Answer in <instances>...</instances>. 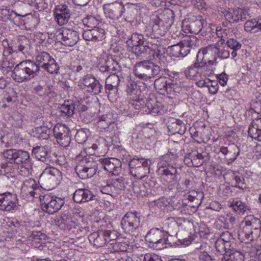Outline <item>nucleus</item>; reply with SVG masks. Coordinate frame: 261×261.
<instances>
[{
	"label": "nucleus",
	"mask_w": 261,
	"mask_h": 261,
	"mask_svg": "<svg viewBox=\"0 0 261 261\" xmlns=\"http://www.w3.org/2000/svg\"><path fill=\"white\" fill-rule=\"evenodd\" d=\"M32 154L35 159L44 163L50 161L47 149L44 146H36L32 149Z\"/></svg>",
	"instance_id": "38"
},
{
	"label": "nucleus",
	"mask_w": 261,
	"mask_h": 261,
	"mask_svg": "<svg viewBox=\"0 0 261 261\" xmlns=\"http://www.w3.org/2000/svg\"><path fill=\"white\" fill-rule=\"evenodd\" d=\"M226 43L228 47L233 50L240 49L242 46L241 44L234 39H229Z\"/></svg>",
	"instance_id": "64"
},
{
	"label": "nucleus",
	"mask_w": 261,
	"mask_h": 261,
	"mask_svg": "<svg viewBox=\"0 0 261 261\" xmlns=\"http://www.w3.org/2000/svg\"><path fill=\"white\" fill-rule=\"evenodd\" d=\"M26 6V4L22 2L14 3L13 5H12V8H11V11L12 12V13H13V16H14L15 18L16 16H29V19H35V18L34 17L32 14L27 12L25 9Z\"/></svg>",
	"instance_id": "30"
},
{
	"label": "nucleus",
	"mask_w": 261,
	"mask_h": 261,
	"mask_svg": "<svg viewBox=\"0 0 261 261\" xmlns=\"http://www.w3.org/2000/svg\"><path fill=\"white\" fill-rule=\"evenodd\" d=\"M0 210L6 212L16 210L18 202L16 194L10 192L1 194Z\"/></svg>",
	"instance_id": "19"
},
{
	"label": "nucleus",
	"mask_w": 261,
	"mask_h": 261,
	"mask_svg": "<svg viewBox=\"0 0 261 261\" xmlns=\"http://www.w3.org/2000/svg\"><path fill=\"white\" fill-rule=\"evenodd\" d=\"M145 107L147 110L145 111L150 113L153 115L161 114L162 108L160 106L155 104V101L150 98L146 99Z\"/></svg>",
	"instance_id": "42"
},
{
	"label": "nucleus",
	"mask_w": 261,
	"mask_h": 261,
	"mask_svg": "<svg viewBox=\"0 0 261 261\" xmlns=\"http://www.w3.org/2000/svg\"><path fill=\"white\" fill-rule=\"evenodd\" d=\"M167 127L169 132L172 135H183L186 130L185 124L179 119L171 118V121L168 123Z\"/></svg>",
	"instance_id": "31"
},
{
	"label": "nucleus",
	"mask_w": 261,
	"mask_h": 261,
	"mask_svg": "<svg viewBox=\"0 0 261 261\" xmlns=\"http://www.w3.org/2000/svg\"><path fill=\"white\" fill-rule=\"evenodd\" d=\"M54 137L60 146L66 148L70 144L71 139L69 129L64 124H57L54 128Z\"/></svg>",
	"instance_id": "15"
},
{
	"label": "nucleus",
	"mask_w": 261,
	"mask_h": 261,
	"mask_svg": "<svg viewBox=\"0 0 261 261\" xmlns=\"http://www.w3.org/2000/svg\"><path fill=\"white\" fill-rule=\"evenodd\" d=\"M155 89L161 94L172 98L176 93H179L182 90L180 83L168 78L166 76H161L156 79L154 82Z\"/></svg>",
	"instance_id": "5"
},
{
	"label": "nucleus",
	"mask_w": 261,
	"mask_h": 261,
	"mask_svg": "<svg viewBox=\"0 0 261 261\" xmlns=\"http://www.w3.org/2000/svg\"><path fill=\"white\" fill-rule=\"evenodd\" d=\"M11 8L8 7L0 8V20L3 21H12L14 19Z\"/></svg>",
	"instance_id": "49"
},
{
	"label": "nucleus",
	"mask_w": 261,
	"mask_h": 261,
	"mask_svg": "<svg viewBox=\"0 0 261 261\" xmlns=\"http://www.w3.org/2000/svg\"><path fill=\"white\" fill-rule=\"evenodd\" d=\"M220 151L226 155L225 159L227 160L226 162L228 165L232 164L240 154V149L234 144H229L227 147H221Z\"/></svg>",
	"instance_id": "28"
},
{
	"label": "nucleus",
	"mask_w": 261,
	"mask_h": 261,
	"mask_svg": "<svg viewBox=\"0 0 261 261\" xmlns=\"http://www.w3.org/2000/svg\"><path fill=\"white\" fill-rule=\"evenodd\" d=\"M30 48V41L24 36H19L12 40L11 47L5 57L11 56L15 59L20 54L24 55Z\"/></svg>",
	"instance_id": "10"
},
{
	"label": "nucleus",
	"mask_w": 261,
	"mask_h": 261,
	"mask_svg": "<svg viewBox=\"0 0 261 261\" xmlns=\"http://www.w3.org/2000/svg\"><path fill=\"white\" fill-rule=\"evenodd\" d=\"M126 245L124 243L115 242L111 243L109 247V251L111 253H118L126 251Z\"/></svg>",
	"instance_id": "47"
},
{
	"label": "nucleus",
	"mask_w": 261,
	"mask_h": 261,
	"mask_svg": "<svg viewBox=\"0 0 261 261\" xmlns=\"http://www.w3.org/2000/svg\"><path fill=\"white\" fill-rule=\"evenodd\" d=\"M99 162L106 170L114 175H118L121 171V162L116 158L99 159Z\"/></svg>",
	"instance_id": "23"
},
{
	"label": "nucleus",
	"mask_w": 261,
	"mask_h": 261,
	"mask_svg": "<svg viewBox=\"0 0 261 261\" xmlns=\"http://www.w3.org/2000/svg\"><path fill=\"white\" fill-rule=\"evenodd\" d=\"M171 14V19L161 14L152 25V31L157 35L163 36L166 34L173 22V11H169Z\"/></svg>",
	"instance_id": "17"
},
{
	"label": "nucleus",
	"mask_w": 261,
	"mask_h": 261,
	"mask_svg": "<svg viewBox=\"0 0 261 261\" xmlns=\"http://www.w3.org/2000/svg\"><path fill=\"white\" fill-rule=\"evenodd\" d=\"M199 41L195 36L189 37L180 42V57L186 56L192 48L196 47Z\"/></svg>",
	"instance_id": "29"
},
{
	"label": "nucleus",
	"mask_w": 261,
	"mask_h": 261,
	"mask_svg": "<svg viewBox=\"0 0 261 261\" xmlns=\"http://www.w3.org/2000/svg\"><path fill=\"white\" fill-rule=\"evenodd\" d=\"M36 64L46 70L50 74H57L59 70V66L55 60L50 55L45 51L38 53L36 57Z\"/></svg>",
	"instance_id": "9"
},
{
	"label": "nucleus",
	"mask_w": 261,
	"mask_h": 261,
	"mask_svg": "<svg viewBox=\"0 0 261 261\" xmlns=\"http://www.w3.org/2000/svg\"><path fill=\"white\" fill-rule=\"evenodd\" d=\"M239 236L248 243L260 236L261 220L253 216H248L241 222Z\"/></svg>",
	"instance_id": "2"
},
{
	"label": "nucleus",
	"mask_w": 261,
	"mask_h": 261,
	"mask_svg": "<svg viewBox=\"0 0 261 261\" xmlns=\"http://www.w3.org/2000/svg\"><path fill=\"white\" fill-rule=\"evenodd\" d=\"M185 74L190 79L198 80L195 63L188 67L185 71Z\"/></svg>",
	"instance_id": "59"
},
{
	"label": "nucleus",
	"mask_w": 261,
	"mask_h": 261,
	"mask_svg": "<svg viewBox=\"0 0 261 261\" xmlns=\"http://www.w3.org/2000/svg\"><path fill=\"white\" fill-rule=\"evenodd\" d=\"M165 224L167 225L169 230L168 231H164L165 233H169L171 232H174L178 227L177 222L174 218H169L166 220Z\"/></svg>",
	"instance_id": "57"
},
{
	"label": "nucleus",
	"mask_w": 261,
	"mask_h": 261,
	"mask_svg": "<svg viewBox=\"0 0 261 261\" xmlns=\"http://www.w3.org/2000/svg\"><path fill=\"white\" fill-rule=\"evenodd\" d=\"M121 74L120 75L117 74H112L110 75L106 80V91H111L113 90H116L117 91L118 87L121 82V80L123 79L122 77H121Z\"/></svg>",
	"instance_id": "37"
},
{
	"label": "nucleus",
	"mask_w": 261,
	"mask_h": 261,
	"mask_svg": "<svg viewBox=\"0 0 261 261\" xmlns=\"http://www.w3.org/2000/svg\"><path fill=\"white\" fill-rule=\"evenodd\" d=\"M60 34L62 35V43L65 46H74L79 39V34L76 31L68 28H63Z\"/></svg>",
	"instance_id": "26"
},
{
	"label": "nucleus",
	"mask_w": 261,
	"mask_h": 261,
	"mask_svg": "<svg viewBox=\"0 0 261 261\" xmlns=\"http://www.w3.org/2000/svg\"><path fill=\"white\" fill-rule=\"evenodd\" d=\"M33 132L39 139L47 140L49 138L51 130L48 125H45L42 127H35Z\"/></svg>",
	"instance_id": "43"
},
{
	"label": "nucleus",
	"mask_w": 261,
	"mask_h": 261,
	"mask_svg": "<svg viewBox=\"0 0 261 261\" xmlns=\"http://www.w3.org/2000/svg\"><path fill=\"white\" fill-rule=\"evenodd\" d=\"M62 179V172L59 169L49 167L46 168L39 177V182L48 188H53Z\"/></svg>",
	"instance_id": "8"
},
{
	"label": "nucleus",
	"mask_w": 261,
	"mask_h": 261,
	"mask_svg": "<svg viewBox=\"0 0 261 261\" xmlns=\"http://www.w3.org/2000/svg\"><path fill=\"white\" fill-rule=\"evenodd\" d=\"M165 232L159 228L151 229L145 236V240L152 246L161 249L165 247Z\"/></svg>",
	"instance_id": "16"
},
{
	"label": "nucleus",
	"mask_w": 261,
	"mask_h": 261,
	"mask_svg": "<svg viewBox=\"0 0 261 261\" xmlns=\"http://www.w3.org/2000/svg\"><path fill=\"white\" fill-rule=\"evenodd\" d=\"M105 233L107 242L115 241L119 236V233L115 230L103 231Z\"/></svg>",
	"instance_id": "61"
},
{
	"label": "nucleus",
	"mask_w": 261,
	"mask_h": 261,
	"mask_svg": "<svg viewBox=\"0 0 261 261\" xmlns=\"http://www.w3.org/2000/svg\"><path fill=\"white\" fill-rule=\"evenodd\" d=\"M261 119H257L256 121H253L250 125L248 133V136L253 139L258 141H261Z\"/></svg>",
	"instance_id": "36"
},
{
	"label": "nucleus",
	"mask_w": 261,
	"mask_h": 261,
	"mask_svg": "<svg viewBox=\"0 0 261 261\" xmlns=\"http://www.w3.org/2000/svg\"><path fill=\"white\" fill-rule=\"evenodd\" d=\"M132 52L137 56L152 58L161 66H165L166 58L165 55V49L162 46H159L154 44L149 45L144 42L135 47Z\"/></svg>",
	"instance_id": "3"
},
{
	"label": "nucleus",
	"mask_w": 261,
	"mask_h": 261,
	"mask_svg": "<svg viewBox=\"0 0 261 261\" xmlns=\"http://www.w3.org/2000/svg\"><path fill=\"white\" fill-rule=\"evenodd\" d=\"M162 173V178L167 182H170L171 186L174 185L177 180V169L173 166L166 168L160 169Z\"/></svg>",
	"instance_id": "32"
},
{
	"label": "nucleus",
	"mask_w": 261,
	"mask_h": 261,
	"mask_svg": "<svg viewBox=\"0 0 261 261\" xmlns=\"http://www.w3.org/2000/svg\"><path fill=\"white\" fill-rule=\"evenodd\" d=\"M8 57H4L3 59L0 62V69L3 73H8L11 70L13 64L9 61Z\"/></svg>",
	"instance_id": "58"
},
{
	"label": "nucleus",
	"mask_w": 261,
	"mask_h": 261,
	"mask_svg": "<svg viewBox=\"0 0 261 261\" xmlns=\"http://www.w3.org/2000/svg\"><path fill=\"white\" fill-rule=\"evenodd\" d=\"M140 219L136 211L128 212L122 218L121 226L124 232L132 236L135 235V231L138 228Z\"/></svg>",
	"instance_id": "11"
},
{
	"label": "nucleus",
	"mask_w": 261,
	"mask_h": 261,
	"mask_svg": "<svg viewBox=\"0 0 261 261\" xmlns=\"http://www.w3.org/2000/svg\"><path fill=\"white\" fill-rule=\"evenodd\" d=\"M3 156L8 162L18 165L27 163L30 160L29 153L21 150L7 149L3 152Z\"/></svg>",
	"instance_id": "18"
},
{
	"label": "nucleus",
	"mask_w": 261,
	"mask_h": 261,
	"mask_svg": "<svg viewBox=\"0 0 261 261\" xmlns=\"http://www.w3.org/2000/svg\"><path fill=\"white\" fill-rule=\"evenodd\" d=\"M202 26V21L201 20L197 19L191 22L189 24L187 25V27H188V30L191 33L198 34L201 32Z\"/></svg>",
	"instance_id": "46"
},
{
	"label": "nucleus",
	"mask_w": 261,
	"mask_h": 261,
	"mask_svg": "<svg viewBox=\"0 0 261 261\" xmlns=\"http://www.w3.org/2000/svg\"><path fill=\"white\" fill-rule=\"evenodd\" d=\"M109 116H111V114L102 115L98 121V125L99 127L103 129H107L109 128L112 121Z\"/></svg>",
	"instance_id": "53"
},
{
	"label": "nucleus",
	"mask_w": 261,
	"mask_h": 261,
	"mask_svg": "<svg viewBox=\"0 0 261 261\" xmlns=\"http://www.w3.org/2000/svg\"><path fill=\"white\" fill-rule=\"evenodd\" d=\"M27 188L28 194L32 197L37 198L36 191L38 189L36 181L33 179H29L24 183V188Z\"/></svg>",
	"instance_id": "44"
},
{
	"label": "nucleus",
	"mask_w": 261,
	"mask_h": 261,
	"mask_svg": "<svg viewBox=\"0 0 261 261\" xmlns=\"http://www.w3.org/2000/svg\"><path fill=\"white\" fill-rule=\"evenodd\" d=\"M125 83L126 92L127 94L130 96V98H137L141 96V91L134 81L127 77L125 80Z\"/></svg>",
	"instance_id": "35"
},
{
	"label": "nucleus",
	"mask_w": 261,
	"mask_h": 261,
	"mask_svg": "<svg viewBox=\"0 0 261 261\" xmlns=\"http://www.w3.org/2000/svg\"><path fill=\"white\" fill-rule=\"evenodd\" d=\"M54 15L58 24L61 26L67 23L71 16V11L66 5L56 6Z\"/></svg>",
	"instance_id": "24"
},
{
	"label": "nucleus",
	"mask_w": 261,
	"mask_h": 261,
	"mask_svg": "<svg viewBox=\"0 0 261 261\" xmlns=\"http://www.w3.org/2000/svg\"><path fill=\"white\" fill-rule=\"evenodd\" d=\"M103 8L106 17L112 19H119L126 10L123 3L119 2L105 4Z\"/></svg>",
	"instance_id": "20"
},
{
	"label": "nucleus",
	"mask_w": 261,
	"mask_h": 261,
	"mask_svg": "<svg viewBox=\"0 0 261 261\" xmlns=\"http://www.w3.org/2000/svg\"><path fill=\"white\" fill-rule=\"evenodd\" d=\"M215 248L217 252L223 254L226 252V249L230 250L229 246L226 245V243L223 242L221 239L218 238L215 242Z\"/></svg>",
	"instance_id": "60"
},
{
	"label": "nucleus",
	"mask_w": 261,
	"mask_h": 261,
	"mask_svg": "<svg viewBox=\"0 0 261 261\" xmlns=\"http://www.w3.org/2000/svg\"><path fill=\"white\" fill-rule=\"evenodd\" d=\"M203 197L202 192L191 191L184 195L182 204L196 210L201 204Z\"/></svg>",
	"instance_id": "21"
},
{
	"label": "nucleus",
	"mask_w": 261,
	"mask_h": 261,
	"mask_svg": "<svg viewBox=\"0 0 261 261\" xmlns=\"http://www.w3.org/2000/svg\"><path fill=\"white\" fill-rule=\"evenodd\" d=\"M231 206L239 214H243L245 212L250 209L245 203L240 200L233 201L231 202Z\"/></svg>",
	"instance_id": "45"
},
{
	"label": "nucleus",
	"mask_w": 261,
	"mask_h": 261,
	"mask_svg": "<svg viewBox=\"0 0 261 261\" xmlns=\"http://www.w3.org/2000/svg\"><path fill=\"white\" fill-rule=\"evenodd\" d=\"M248 16V11L239 8L231 9L224 14L226 20L230 23L238 22L240 20L244 21L247 19Z\"/></svg>",
	"instance_id": "25"
},
{
	"label": "nucleus",
	"mask_w": 261,
	"mask_h": 261,
	"mask_svg": "<svg viewBox=\"0 0 261 261\" xmlns=\"http://www.w3.org/2000/svg\"><path fill=\"white\" fill-rule=\"evenodd\" d=\"M219 238L225 243L226 245H228L229 247H230V243L231 241L234 239L233 235L228 231L223 232Z\"/></svg>",
	"instance_id": "63"
},
{
	"label": "nucleus",
	"mask_w": 261,
	"mask_h": 261,
	"mask_svg": "<svg viewBox=\"0 0 261 261\" xmlns=\"http://www.w3.org/2000/svg\"><path fill=\"white\" fill-rule=\"evenodd\" d=\"M82 21L85 25L89 28L95 27L99 23L98 20L94 16L90 15H87L82 19Z\"/></svg>",
	"instance_id": "54"
},
{
	"label": "nucleus",
	"mask_w": 261,
	"mask_h": 261,
	"mask_svg": "<svg viewBox=\"0 0 261 261\" xmlns=\"http://www.w3.org/2000/svg\"><path fill=\"white\" fill-rule=\"evenodd\" d=\"M73 199L77 203L92 201L96 199L92 192L88 189H79L73 193Z\"/></svg>",
	"instance_id": "27"
},
{
	"label": "nucleus",
	"mask_w": 261,
	"mask_h": 261,
	"mask_svg": "<svg viewBox=\"0 0 261 261\" xmlns=\"http://www.w3.org/2000/svg\"><path fill=\"white\" fill-rule=\"evenodd\" d=\"M105 233L103 230H99L91 233L89 236V240L91 243L97 248L102 247L107 243Z\"/></svg>",
	"instance_id": "33"
},
{
	"label": "nucleus",
	"mask_w": 261,
	"mask_h": 261,
	"mask_svg": "<svg viewBox=\"0 0 261 261\" xmlns=\"http://www.w3.org/2000/svg\"><path fill=\"white\" fill-rule=\"evenodd\" d=\"M244 29L246 32L252 33L261 32V18L247 21L244 24Z\"/></svg>",
	"instance_id": "40"
},
{
	"label": "nucleus",
	"mask_w": 261,
	"mask_h": 261,
	"mask_svg": "<svg viewBox=\"0 0 261 261\" xmlns=\"http://www.w3.org/2000/svg\"><path fill=\"white\" fill-rule=\"evenodd\" d=\"M78 86L82 90L94 94H99L102 89V86L99 81L91 74L84 76L79 81Z\"/></svg>",
	"instance_id": "12"
},
{
	"label": "nucleus",
	"mask_w": 261,
	"mask_h": 261,
	"mask_svg": "<svg viewBox=\"0 0 261 261\" xmlns=\"http://www.w3.org/2000/svg\"><path fill=\"white\" fill-rule=\"evenodd\" d=\"M144 36L142 34L133 33L126 41L127 45L133 51L135 47L144 43Z\"/></svg>",
	"instance_id": "41"
},
{
	"label": "nucleus",
	"mask_w": 261,
	"mask_h": 261,
	"mask_svg": "<svg viewBox=\"0 0 261 261\" xmlns=\"http://www.w3.org/2000/svg\"><path fill=\"white\" fill-rule=\"evenodd\" d=\"M14 170L15 168L13 163L10 162L9 163H5L1 166L0 174L6 175L13 173Z\"/></svg>",
	"instance_id": "56"
},
{
	"label": "nucleus",
	"mask_w": 261,
	"mask_h": 261,
	"mask_svg": "<svg viewBox=\"0 0 261 261\" xmlns=\"http://www.w3.org/2000/svg\"><path fill=\"white\" fill-rule=\"evenodd\" d=\"M89 133L88 129H81L76 132L75 135V139L79 144H84L87 140Z\"/></svg>",
	"instance_id": "50"
},
{
	"label": "nucleus",
	"mask_w": 261,
	"mask_h": 261,
	"mask_svg": "<svg viewBox=\"0 0 261 261\" xmlns=\"http://www.w3.org/2000/svg\"><path fill=\"white\" fill-rule=\"evenodd\" d=\"M55 224L60 229L63 230H70L76 226V222L68 213H64L55 219Z\"/></svg>",
	"instance_id": "22"
},
{
	"label": "nucleus",
	"mask_w": 261,
	"mask_h": 261,
	"mask_svg": "<svg viewBox=\"0 0 261 261\" xmlns=\"http://www.w3.org/2000/svg\"><path fill=\"white\" fill-rule=\"evenodd\" d=\"M217 46L216 45H210L203 48L200 49L196 56V59H199V61L208 66L210 65H217V55L216 54Z\"/></svg>",
	"instance_id": "14"
},
{
	"label": "nucleus",
	"mask_w": 261,
	"mask_h": 261,
	"mask_svg": "<svg viewBox=\"0 0 261 261\" xmlns=\"http://www.w3.org/2000/svg\"><path fill=\"white\" fill-rule=\"evenodd\" d=\"M94 41H102L105 38V30L98 27H94L92 29Z\"/></svg>",
	"instance_id": "55"
},
{
	"label": "nucleus",
	"mask_w": 261,
	"mask_h": 261,
	"mask_svg": "<svg viewBox=\"0 0 261 261\" xmlns=\"http://www.w3.org/2000/svg\"><path fill=\"white\" fill-rule=\"evenodd\" d=\"M40 71L39 66L32 60L20 62L14 68L12 77L16 82L29 81L37 76Z\"/></svg>",
	"instance_id": "1"
},
{
	"label": "nucleus",
	"mask_w": 261,
	"mask_h": 261,
	"mask_svg": "<svg viewBox=\"0 0 261 261\" xmlns=\"http://www.w3.org/2000/svg\"><path fill=\"white\" fill-rule=\"evenodd\" d=\"M195 63L198 80L210 76L212 74V70L207 65L199 61V59H196Z\"/></svg>",
	"instance_id": "39"
},
{
	"label": "nucleus",
	"mask_w": 261,
	"mask_h": 261,
	"mask_svg": "<svg viewBox=\"0 0 261 261\" xmlns=\"http://www.w3.org/2000/svg\"><path fill=\"white\" fill-rule=\"evenodd\" d=\"M132 100L129 102L130 107H132L136 110H140L142 108H146L145 107L146 102L141 98V96L137 98H131Z\"/></svg>",
	"instance_id": "52"
},
{
	"label": "nucleus",
	"mask_w": 261,
	"mask_h": 261,
	"mask_svg": "<svg viewBox=\"0 0 261 261\" xmlns=\"http://www.w3.org/2000/svg\"><path fill=\"white\" fill-rule=\"evenodd\" d=\"M60 112L61 113V115L63 117L68 116L70 117L72 116L74 114V105L72 103L68 104V103H64L59 108Z\"/></svg>",
	"instance_id": "48"
},
{
	"label": "nucleus",
	"mask_w": 261,
	"mask_h": 261,
	"mask_svg": "<svg viewBox=\"0 0 261 261\" xmlns=\"http://www.w3.org/2000/svg\"><path fill=\"white\" fill-rule=\"evenodd\" d=\"M106 65L109 72L119 70L120 68L118 63L113 59L108 60L106 61Z\"/></svg>",
	"instance_id": "62"
},
{
	"label": "nucleus",
	"mask_w": 261,
	"mask_h": 261,
	"mask_svg": "<svg viewBox=\"0 0 261 261\" xmlns=\"http://www.w3.org/2000/svg\"><path fill=\"white\" fill-rule=\"evenodd\" d=\"M46 236L40 231H33L29 236V240L36 243H42L45 240Z\"/></svg>",
	"instance_id": "51"
},
{
	"label": "nucleus",
	"mask_w": 261,
	"mask_h": 261,
	"mask_svg": "<svg viewBox=\"0 0 261 261\" xmlns=\"http://www.w3.org/2000/svg\"><path fill=\"white\" fill-rule=\"evenodd\" d=\"M161 70L160 66L154 65L148 61L137 63L134 67V73L139 79L147 80L158 75Z\"/></svg>",
	"instance_id": "6"
},
{
	"label": "nucleus",
	"mask_w": 261,
	"mask_h": 261,
	"mask_svg": "<svg viewBox=\"0 0 261 261\" xmlns=\"http://www.w3.org/2000/svg\"><path fill=\"white\" fill-rule=\"evenodd\" d=\"M76 161L78 162L75 167V171L80 178L87 179L93 177L96 173L99 165V160L95 161L91 156L82 158L77 156Z\"/></svg>",
	"instance_id": "4"
},
{
	"label": "nucleus",
	"mask_w": 261,
	"mask_h": 261,
	"mask_svg": "<svg viewBox=\"0 0 261 261\" xmlns=\"http://www.w3.org/2000/svg\"><path fill=\"white\" fill-rule=\"evenodd\" d=\"M184 162L189 167H199L202 165V162L199 157V152L196 149L186 154L184 159Z\"/></svg>",
	"instance_id": "34"
},
{
	"label": "nucleus",
	"mask_w": 261,
	"mask_h": 261,
	"mask_svg": "<svg viewBox=\"0 0 261 261\" xmlns=\"http://www.w3.org/2000/svg\"><path fill=\"white\" fill-rule=\"evenodd\" d=\"M150 161L137 156L131 159L129 162V172L137 179H142L149 172Z\"/></svg>",
	"instance_id": "7"
},
{
	"label": "nucleus",
	"mask_w": 261,
	"mask_h": 261,
	"mask_svg": "<svg viewBox=\"0 0 261 261\" xmlns=\"http://www.w3.org/2000/svg\"><path fill=\"white\" fill-rule=\"evenodd\" d=\"M42 210L50 214L58 212L64 204L63 199L48 195H44L40 198Z\"/></svg>",
	"instance_id": "13"
}]
</instances>
